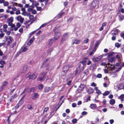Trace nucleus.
<instances>
[{
  "instance_id": "obj_64",
  "label": "nucleus",
  "mask_w": 124,
  "mask_h": 124,
  "mask_svg": "<svg viewBox=\"0 0 124 124\" xmlns=\"http://www.w3.org/2000/svg\"><path fill=\"white\" fill-rule=\"evenodd\" d=\"M121 36L123 37L124 39V33L121 34Z\"/></svg>"
},
{
  "instance_id": "obj_51",
  "label": "nucleus",
  "mask_w": 124,
  "mask_h": 124,
  "mask_svg": "<svg viewBox=\"0 0 124 124\" xmlns=\"http://www.w3.org/2000/svg\"><path fill=\"white\" fill-rule=\"evenodd\" d=\"M95 50H92V52H90V53L89 55H92L93 54V52H94V51L95 52Z\"/></svg>"
},
{
  "instance_id": "obj_27",
  "label": "nucleus",
  "mask_w": 124,
  "mask_h": 124,
  "mask_svg": "<svg viewBox=\"0 0 124 124\" xmlns=\"http://www.w3.org/2000/svg\"><path fill=\"white\" fill-rule=\"evenodd\" d=\"M109 93V91H106L103 94V96H106L108 95Z\"/></svg>"
},
{
  "instance_id": "obj_8",
  "label": "nucleus",
  "mask_w": 124,
  "mask_h": 124,
  "mask_svg": "<svg viewBox=\"0 0 124 124\" xmlns=\"http://www.w3.org/2000/svg\"><path fill=\"white\" fill-rule=\"evenodd\" d=\"M61 34L60 32H57L55 33V35L54 36V39H57L60 36Z\"/></svg>"
},
{
  "instance_id": "obj_60",
  "label": "nucleus",
  "mask_w": 124,
  "mask_h": 124,
  "mask_svg": "<svg viewBox=\"0 0 124 124\" xmlns=\"http://www.w3.org/2000/svg\"><path fill=\"white\" fill-rule=\"evenodd\" d=\"M28 107V108L30 109H31L32 108V107L31 105H29Z\"/></svg>"
},
{
  "instance_id": "obj_32",
  "label": "nucleus",
  "mask_w": 124,
  "mask_h": 124,
  "mask_svg": "<svg viewBox=\"0 0 124 124\" xmlns=\"http://www.w3.org/2000/svg\"><path fill=\"white\" fill-rule=\"evenodd\" d=\"M8 21L9 22H12L13 21V18L12 17H11L8 19Z\"/></svg>"
},
{
  "instance_id": "obj_9",
  "label": "nucleus",
  "mask_w": 124,
  "mask_h": 124,
  "mask_svg": "<svg viewBox=\"0 0 124 124\" xmlns=\"http://www.w3.org/2000/svg\"><path fill=\"white\" fill-rule=\"evenodd\" d=\"M27 65L24 66L22 70H21V72L24 73L27 70Z\"/></svg>"
},
{
  "instance_id": "obj_54",
  "label": "nucleus",
  "mask_w": 124,
  "mask_h": 124,
  "mask_svg": "<svg viewBox=\"0 0 124 124\" xmlns=\"http://www.w3.org/2000/svg\"><path fill=\"white\" fill-rule=\"evenodd\" d=\"M18 3H17L14 2L13 3L12 5L14 6H18Z\"/></svg>"
},
{
  "instance_id": "obj_61",
  "label": "nucleus",
  "mask_w": 124,
  "mask_h": 124,
  "mask_svg": "<svg viewBox=\"0 0 124 124\" xmlns=\"http://www.w3.org/2000/svg\"><path fill=\"white\" fill-rule=\"evenodd\" d=\"M12 9L13 11H15L16 10V8L15 7H13L12 8Z\"/></svg>"
},
{
  "instance_id": "obj_58",
  "label": "nucleus",
  "mask_w": 124,
  "mask_h": 124,
  "mask_svg": "<svg viewBox=\"0 0 124 124\" xmlns=\"http://www.w3.org/2000/svg\"><path fill=\"white\" fill-rule=\"evenodd\" d=\"M114 122V120L113 119H111L109 120V122L111 124H113Z\"/></svg>"
},
{
  "instance_id": "obj_44",
  "label": "nucleus",
  "mask_w": 124,
  "mask_h": 124,
  "mask_svg": "<svg viewBox=\"0 0 124 124\" xmlns=\"http://www.w3.org/2000/svg\"><path fill=\"white\" fill-rule=\"evenodd\" d=\"M3 27L4 29H6L8 27V25L6 24H4L3 25Z\"/></svg>"
},
{
  "instance_id": "obj_4",
  "label": "nucleus",
  "mask_w": 124,
  "mask_h": 124,
  "mask_svg": "<svg viewBox=\"0 0 124 124\" xmlns=\"http://www.w3.org/2000/svg\"><path fill=\"white\" fill-rule=\"evenodd\" d=\"M109 64L108 63L107 65V66H108V70H114L115 68V67H114V66L112 65H109Z\"/></svg>"
},
{
  "instance_id": "obj_18",
  "label": "nucleus",
  "mask_w": 124,
  "mask_h": 124,
  "mask_svg": "<svg viewBox=\"0 0 124 124\" xmlns=\"http://www.w3.org/2000/svg\"><path fill=\"white\" fill-rule=\"evenodd\" d=\"M96 105L95 104H92L90 106L91 108L93 109H94L96 108Z\"/></svg>"
},
{
  "instance_id": "obj_46",
  "label": "nucleus",
  "mask_w": 124,
  "mask_h": 124,
  "mask_svg": "<svg viewBox=\"0 0 124 124\" xmlns=\"http://www.w3.org/2000/svg\"><path fill=\"white\" fill-rule=\"evenodd\" d=\"M87 114V112L85 111H84L82 113V114L83 115H86Z\"/></svg>"
},
{
  "instance_id": "obj_21",
  "label": "nucleus",
  "mask_w": 124,
  "mask_h": 124,
  "mask_svg": "<svg viewBox=\"0 0 124 124\" xmlns=\"http://www.w3.org/2000/svg\"><path fill=\"white\" fill-rule=\"evenodd\" d=\"M8 84V82L6 81L2 83V86H7Z\"/></svg>"
},
{
  "instance_id": "obj_49",
  "label": "nucleus",
  "mask_w": 124,
  "mask_h": 124,
  "mask_svg": "<svg viewBox=\"0 0 124 124\" xmlns=\"http://www.w3.org/2000/svg\"><path fill=\"white\" fill-rule=\"evenodd\" d=\"M119 32V30H116L114 31V33L115 35L117 34V33Z\"/></svg>"
},
{
  "instance_id": "obj_20",
  "label": "nucleus",
  "mask_w": 124,
  "mask_h": 124,
  "mask_svg": "<svg viewBox=\"0 0 124 124\" xmlns=\"http://www.w3.org/2000/svg\"><path fill=\"white\" fill-rule=\"evenodd\" d=\"M22 14L25 16H30V13H27L25 11L22 13Z\"/></svg>"
},
{
  "instance_id": "obj_15",
  "label": "nucleus",
  "mask_w": 124,
  "mask_h": 124,
  "mask_svg": "<svg viewBox=\"0 0 124 124\" xmlns=\"http://www.w3.org/2000/svg\"><path fill=\"white\" fill-rule=\"evenodd\" d=\"M94 89L96 90V93L98 94H101V92L99 90L97 87H95L94 88Z\"/></svg>"
},
{
  "instance_id": "obj_55",
  "label": "nucleus",
  "mask_w": 124,
  "mask_h": 124,
  "mask_svg": "<svg viewBox=\"0 0 124 124\" xmlns=\"http://www.w3.org/2000/svg\"><path fill=\"white\" fill-rule=\"evenodd\" d=\"M29 5L28 4H26L24 6V7L26 8H29Z\"/></svg>"
},
{
  "instance_id": "obj_40",
  "label": "nucleus",
  "mask_w": 124,
  "mask_h": 124,
  "mask_svg": "<svg viewBox=\"0 0 124 124\" xmlns=\"http://www.w3.org/2000/svg\"><path fill=\"white\" fill-rule=\"evenodd\" d=\"M47 24V23H44L41 25L39 29L41 28L44 27L46 26V25Z\"/></svg>"
},
{
  "instance_id": "obj_38",
  "label": "nucleus",
  "mask_w": 124,
  "mask_h": 124,
  "mask_svg": "<svg viewBox=\"0 0 124 124\" xmlns=\"http://www.w3.org/2000/svg\"><path fill=\"white\" fill-rule=\"evenodd\" d=\"M5 62L4 61L1 60L0 61V64L1 65H3L5 64Z\"/></svg>"
},
{
  "instance_id": "obj_26",
  "label": "nucleus",
  "mask_w": 124,
  "mask_h": 124,
  "mask_svg": "<svg viewBox=\"0 0 124 124\" xmlns=\"http://www.w3.org/2000/svg\"><path fill=\"white\" fill-rule=\"evenodd\" d=\"M50 89L49 87H46L44 89V91L45 92H48L50 90Z\"/></svg>"
},
{
  "instance_id": "obj_14",
  "label": "nucleus",
  "mask_w": 124,
  "mask_h": 124,
  "mask_svg": "<svg viewBox=\"0 0 124 124\" xmlns=\"http://www.w3.org/2000/svg\"><path fill=\"white\" fill-rule=\"evenodd\" d=\"M96 5V1L95 0L92 3V6L93 8H95Z\"/></svg>"
},
{
  "instance_id": "obj_29",
  "label": "nucleus",
  "mask_w": 124,
  "mask_h": 124,
  "mask_svg": "<svg viewBox=\"0 0 124 124\" xmlns=\"http://www.w3.org/2000/svg\"><path fill=\"white\" fill-rule=\"evenodd\" d=\"M3 5L4 6H7L9 4V2L7 1H5L3 2Z\"/></svg>"
},
{
  "instance_id": "obj_39",
  "label": "nucleus",
  "mask_w": 124,
  "mask_h": 124,
  "mask_svg": "<svg viewBox=\"0 0 124 124\" xmlns=\"http://www.w3.org/2000/svg\"><path fill=\"white\" fill-rule=\"evenodd\" d=\"M52 39H50L49 41L48 44L49 45H51L52 44Z\"/></svg>"
},
{
  "instance_id": "obj_3",
  "label": "nucleus",
  "mask_w": 124,
  "mask_h": 124,
  "mask_svg": "<svg viewBox=\"0 0 124 124\" xmlns=\"http://www.w3.org/2000/svg\"><path fill=\"white\" fill-rule=\"evenodd\" d=\"M15 19L19 21L21 23H22L24 20V19L21 16H19L16 17Z\"/></svg>"
},
{
  "instance_id": "obj_22",
  "label": "nucleus",
  "mask_w": 124,
  "mask_h": 124,
  "mask_svg": "<svg viewBox=\"0 0 124 124\" xmlns=\"http://www.w3.org/2000/svg\"><path fill=\"white\" fill-rule=\"evenodd\" d=\"M115 100L114 99H112L110 101V103L111 105H114L115 103Z\"/></svg>"
},
{
  "instance_id": "obj_1",
  "label": "nucleus",
  "mask_w": 124,
  "mask_h": 124,
  "mask_svg": "<svg viewBox=\"0 0 124 124\" xmlns=\"http://www.w3.org/2000/svg\"><path fill=\"white\" fill-rule=\"evenodd\" d=\"M86 61H83L80 62L79 63V68L80 71H82L85 66Z\"/></svg>"
},
{
  "instance_id": "obj_48",
  "label": "nucleus",
  "mask_w": 124,
  "mask_h": 124,
  "mask_svg": "<svg viewBox=\"0 0 124 124\" xmlns=\"http://www.w3.org/2000/svg\"><path fill=\"white\" fill-rule=\"evenodd\" d=\"M102 77V75L101 74H98L97 76V77L99 78H101Z\"/></svg>"
},
{
  "instance_id": "obj_17",
  "label": "nucleus",
  "mask_w": 124,
  "mask_h": 124,
  "mask_svg": "<svg viewBox=\"0 0 124 124\" xmlns=\"http://www.w3.org/2000/svg\"><path fill=\"white\" fill-rule=\"evenodd\" d=\"M45 76V74H42L40 76V77L38 79V80L39 81H41L42 80Z\"/></svg>"
},
{
  "instance_id": "obj_53",
  "label": "nucleus",
  "mask_w": 124,
  "mask_h": 124,
  "mask_svg": "<svg viewBox=\"0 0 124 124\" xmlns=\"http://www.w3.org/2000/svg\"><path fill=\"white\" fill-rule=\"evenodd\" d=\"M115 45L117 47H120V45L118 43H116L115 44Z\"/></svg>"
},
{
  "instance_id": "obj_2",
  "label": "nucleus",
  "mask_w": 124,
  "mask_h": 124,
  "mask_svg": "<svg viewBox=\"0 0 124 124\" xmlns=\"http://www.w3.org/2000/svg\"><path fill=\"white\" fill-rule=\"evenodd\" d=\"M103 55H101L99 56L97 58L93 57L92 59V60L94 62H97L100 61L101 59L103 57Z\"/></svg>"
},
{
  "instance_id": "obj_11",
  "label": "nucleus",
  "mask_w": 124,
  "mask_h": 124,
  "mask_svg": "<svg viewBox=\"0 0 124 124\" xmlns=\"http://www.w3.org/2000/svg\"><path fill=\"white\" fill-rule=\"evenodd\" d=\"M27 49V46H23L22 48L21 51L22 52H25L26 51Z\"/></svg>"
},
{
  "instance_id": "obj_47",
  "label": "nucleus",
  "mask_w": 124,
  "mask_h": 124,
  "mask_svg": "<svg viewBox=\"0 0 124 124\" xmlns=\"http://www.w3.org/2000/svg\"><path fill=\"white\" fill-rule=\"evenodd\" d=\"M29 19H32L33 18V16L32 15H31L30 14L29 16Z\"/></svg>"
},
{
  "instance_id": "obj_62",
  "label": "nucleus",
  "mask_w": 124,
  "mask_h": 124,
  "mask_svg": "<svg viewBox=\"0 0 124 124\" xmlns=\"http://www.w3.org/2000/svg\"><path fill=\"white\" fill-rule=\"evenodd\" d=\"M76 106V103H73L72 104V106L73 107H75Z\"/></svg>"
},
{
  "instance_id": "obj_30",
  "label": "nucleus",
  "mask_w": 124,
  "mask_h": 124,
  "mask_svg": "<svg viewBox=\"0 0 124 124\" xmlns=\"http://www.w3.org/2000/svg\"><path fill=\"white\" fill-rule=\"evenodd\" d=\"M95 66V64H92L90 67V69L91 70H93L94 69Z\"/></svg>"
},
{
  "instance_id": "obj_41",
  "label": "nucleus",
  "mask_w": 124,
  "mask_h": 124,
  "mask_svg": "<svg viewBox=\"0 0 124 124\" xmlns=\"http://www.w3.org/2000/svg\"><path fill=\"white\" fill-rule=\"evenodd\" d=\"M124 19V16H121L119 17V19L120 20H123Z\"/></svg>"
},
{
  "instance_id": "obj_36",
  "label": "nucleus",
  "mask_w": 124,
  "mask_h": 124,
  "mask_svg": "<svg viewBox=\"0 0 124 124\" xmlns=\"http://www.w3.org/2000/svg\"><path fill=\"white\" fill-rule=\"evenodd\" d=\"M36 32V31H33V32H31V33H30L29 34V38H30L32 35H33L34 33H35Z\"/></svg>"
},
{
  "instance_id": "obj_6",
  "label": "nucleus",
  "mask_w": 124,
  "mask_h": 124,
  "mask_svg": "<svg viewBox=\"0 0 124 124\" xmlns=\"http://www.w3.org/2000/svg\"><path fill=\"white\" fill-rule=\"evenodd\" d=\"M6 40L9 44H10L13 41V39L11 37L9 36L7 39Z\"/></svg>"
},
{
  "instance_id": "obj_59",
  "label": "nucleus",
  "mask_w": 124,
  "mask_h": 124,
  "mask_svg": "<svg viewBox=\"0 0 124 124\" xmlns=\"http://www.w3.org/2000/svg\"><path fill=\"white\" fill-rule=\"evenodd\" d=\"M13 23H12V22H9L8 23V25L9 26H11L12 25Z\"/></svg>"
},
{
  "instance_id": "obj_31",
  "label": "nucleus",
  "mask_w": 124,
  "mask_h": 124,
  "mask_svg": "<svg viewBox=\"0 0 124 124\" xmlns=\"http://www.w3.org/2000/svg\"><path fill=\"white\" fill-rule=\"evenodd\" d=\"M38 88L40 90L42 89L43 88V85L42 84H40L38 85Z\"/></svg>"
},
{
  "instance_id": "obj_19",
  "label": "nucleus",
  "mask_w": 124,
  "mask_h": 124,
  "mask_svg": "<svg viewBox=\"0 0 124 124\" xmlns=\"http://www.w3.org/2000/svg\"><path fill=\"white\" fill-rule=\"evenodd\" d=\"M94 90L92 88H90L88 89L87 90V92L89 94H91L93 93Z\"/></svg>"
},
{
  "instance_id": "obj_10",
  "label": "nucleus",
  "mask_w": 124,
  "mask_h": 124,
  "mask_svg": "<svg viewBox=\"0 0 124 124\" xmlns=\"http://www.w3.org/2000/svg\"><path fill=\"white\" fill-rule=\"evenodd\" d=\"M36 77V76L35 74H33L30 76H28L29 78H31L32 79H35Z\"/></svg>"
},
{
  "instance_id": "obj_16",
  "label": "nucleus",
  "mask_w": 124,
  "mask_h": 124,
  "mask_svg": "<svg viewBox=\"0 0 124 124\" xmlns=\"http://www.w3.org/2000/svg\"><path fill=\"white\" fill-rule=\"evenodd\" d=\"M38 96L39 95L37 93H34L32 96V98L33 99H35L37 98Z\"/></svg>"
},
{
  "instance_id": "obj_24",
  "label": "nucleus",
  "mask_w": 124,
  "mask_h": 124,
  "mask_svg": "<svg viewBox=\"0 0 124 124\" xmlns=\"http://www.w3.org/2000/svg\"><path fill=\"white\" fill-rule=\"evenodd\" d=\"M12 28H14V30L15 31H16L17 30V28L15 27V25L14 24H13L11 26Z\"/></svg>"
},
{
  "instance_id": "obj_33",
  "label": "nucleus",
  "mask_w": 124,
  "mask_h": 124,
  "mask_svg": "<svg viewBox=\"0 0 124 124\" xmlns=\"http://www.w3.org/2000/svg\"><path fill=\"white\" fill-rule=\"evenodd\" d=\"M89 39H88L86 38L83 41V42L85 43H87Z\"/></svg>"
},
{
  "instance_id": "obj_57",
  "label": "nucleus",
  "mask_w": 124,
  "mask_h": 124,
  "mask_svg": "<svg viewBox=\"0 0 124 124\" xmlns=\"http://www.w3.org/2000/svg\"><path fill=\"white\" fill-rule=\"evenodd\" d=\"M23 31V29L22 28H20L19 30V31L20 33H22Z\"/></svg>"
},
{
  "instance_id": "obj_52",
  "label": "nucleus",
  "mask_w": 124,
  "mask_h": 124,
  "mask_svg": "<svg viewBox=\"0 0 124 124\" xmlns=\"http://www.w3.org/2000/svg\"><path fill=\"white\" fill-rule=\"evenodd\" d=\"M31 8H28V11H31L32 10V9L33 8V7L32 6H31Z\"/></svg>"
},
{
  "instance_id": "obj_25",
  "label": "nucleus",
  "mask_w": 124,
  "mask_h": 124,
  "mask_svg": "<svg viewBox=\"0 0 124 124\" xmlns=\"http://www.w3.org/2000/svg\"><path fill=\"white\" fill-rule=\"evenodd\" d=\"M115 60V58L114 57H112L110 58L109 60V61L112 62H114Z\"/></svg>"
},
{
  "instance_id": "obj_35",
  "label": "nucleus",
  "mask_w": 124,
  "mask_h": 124,
  "mask_svg": "<svg viewBox=\"0 0 124 124\" xmlns=\"http://www.w3.org/2000/svg\"><path fill=\"white\" fill-rule=\"evenodd\" d=\"M21 24L19 23H18L16 24V28H17V29L18 28H19L20 26H21Z\"/></svg>"
},
{
  "instance_id": "obj_42",
  "label": "nucleus",
  "mask_w": 124,
  "mask_h": 124,
  "mask_svg": "<svg viewBox=\"0 0 124 124\" xmlns=\"http://www.w3.org/2000/svg\"><path fill=\"white\" fill-rule=\"evenodd\" d=\"M9 117L8 119L7 120L6 122H5L6 124H9Z\"/></svg>"
},
{
  "instance_id": "obj_63",
  "label": "nucleus",
  "mask_w": 124,
  "mask_h": 124,
  "mask_svg": "<svg viewBox=\"0 0 124 124\" xmlns=\"http://www.w3.org/2000/svg\"><path fill=\"white\" fill-rule=\"evenodd\" d=\"M36 12V11L35 10H33L32 11V13L33 14H35Z\"/></svg>"
},
{
  "instance_id": "obj_28",
  "label": "nucleus",
  "mask_w": 124,
  "mask_h": 124,
  "mask_svg": "<svg viewBox=\"0 0 124 124\" xmlns=\"http://www.w3.org/2000/svg\"><path fill=\"white\" fill-rule=\"evenodd\" d=\"M49 109V108L48 107L45 108L43 110V112L42 113V114H44V113L45 112H46Z\"/></svg>"
},
{
  "instance_id": "obj_37",
  "label": "nucleus",
  "mask_w": 124,
  "mask_h": 124,
  "mask_svg": "<svg viewBox=\"0 0 124 124\" xmlns=\"http://www.w3.org/2000/svg\"><path fill=\"white\" fill-rule=\"evenodd\" d=\"M15 14L16 15H18L20 14V11L19 10H16V12L15 13Z\"/></svg>"
},
{
  "instance_id": "obj_43",
  "label": "nucleus",
  "mask_w": 124,
  "mask_h": 124,
  "mask_svg": "<svg viewBox=\"0 0 124 124\" xmlns=\"http://www.w3.org/2000/svg\"><path fill=\"white\" fill-rule=\"evenodd\" d=\"M32 5H35L36 7H37V6L39 5V3L38 2H37L36 1V3H35V4H32Z\"/></svg>"
},
{
  "instance_id": "obj_34",
  "label": "nucleus",
  "mask_w": 124,
  "mask_h": 124,
  "mask_svg": "<svg viewBox=\"0 0 124 124\" xmlns=\"http://www.w3.org/2000/svg\"><path fill=\"white\" fill-rule=\"evenodd\" d=\"M77 120L76 119H74L72 120V122L73 124H75L76 123Z\"/></svg>"
},
{
  "instance_id": "obj_12",
  "label": "nucleus",
  "mask_w": 124,
  "mask_h": 124,
  "mask_svg": "<svg viewBox=\"0 0 124 124\" xmlns=\"http://www.w3.org/2000/svg\"><path fill=\"white\" fill-rule=\"evenodd\" d=\"M85 87V85H81L78 87V89L81 91H83Z\"/></svg>"
},
{
  "instance_id": "obj_50",
  "label": "nucleus",
  "mask_w": 124,
  "mask_h": 124,
  "mask_svg": "<svg viewBox=\"0 0 124 124\" xmlns=\"http://www.w3.org/2000/svg\"><path fill=\"white\" fill-rule=\"evenodd\" d=\"M4 35V34L3 33H2L0 34V37L1 38H3Z\"/></svg>"
},
{
  "instance_id": "obj_7",
  "label": "nucleus",
  "mask_w": 124,
  "mask_h": 124,
  "mask_svg": "<svg viewBox=\"0 0 124 124\" xmlns=\"http://www.w3.org/2000/svg\"><path fill=\"white\" fill-rule=\"evenodd\" d=\"M69 68L68 66L66 65L64 66L63 67V71L65 73H66L69 70Z\"/></svg>"
},
{
  "instance_id": "obj_56",
  "label": "nucleus",
  "mask_w": 124,
  "mask_h": 124,
  "mask_svg": "<svg viewBox=\"0 0 124 124\" xmlns=\"http://www.w3.org/2000/svg\"><path fill=\"white\" fill-rule=\"evenodd\" d=\"M29 1L32 2V4H35L36 3V1L34 0H29Z\"/></svg>"
},
{
  "instance_id": "obj_45",
  "label": "nucleus",
  "mask_w": 124,
  "mask_h": 124,
  "mask_svg": "<svg viewBox=\"0 0 124 124\" xmlns=\"http://www.w3.org/2000/svg\"><path fill=\"white\" fill-rule=\"evenodd\" d=\"M91 85L92 86H94L95 87H96V85L94 82H93L92 83H91Z\"/></svg>"
},
{
  "instance_id": "obj_23",
  "label": "nucleus",
  "mask_w": 124,
  "mask_h": 124,
  "mask_svg": "<svg viewBox=\"0 0 124 124\" xmlns=\"http://www.w3.org/2000/svg\"><path fill=\"white\" fill-rule=\"evenodd\" d=\"M124 98V94H122L119 97V99L121 100V101H124L123 98Z\"/></svg>"
},
{
  "instance_id": "obj_5",
  "label": "nucleus",
  "mask_w": 124,
  "mask_h": 124,
  "mask_svg": "<svg viewBox=\"0 0 124 124\" xmlns=\"http://www.w3.org/2000/svg\"><path fill=\"white\" fill-rule=\"evenodd\" d=\"M80 41L81 40H80L76 39H75L73 40L72 44H79Z\"/></svg>"
},
{
  "instance_id": "obj_13",
  "label": "nucleus",
  "mask_w": 124,
  "mask_h": 124,
  "mask_svg": "<svg viewBox=\"0 0 124 124\" xmlns=\"http://www.w3.org/2000/svg\"><path fill=\"white\" fill-rule=\"evenodd\" d=\"M34 40V37L32 39H31L29 40V42L27 43L28 45L29 46L31 45L32 43L33 42Z\"/></svg>"
}]
</instances>
